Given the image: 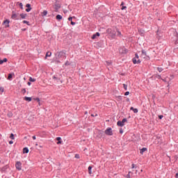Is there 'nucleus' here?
Here are the masks:
<instances>
[{"mask_svg":"<svg viewBox=\"0 0 178 178\" xmlns=\"http://www.w3.org/2000/svg\"><path fill=\"white\" fill-rule=\"evenodd\" d=\"M16 6H19L21 9H23V3H22L17 2Z\"/></svg>","mask_w":178,"mask_h":178,"instance_id":"obj_18","label":"nucleus"},{"mask_svg":"<svg viewBox=\"0 0 178 178\" xmlns=\"http://www.w3.org/2000/svg\"><path fill=\"white\" fill-rule=\"evenodd\" d=\"M159 119H163V115H159Z\"/></svg>","mask_w":178,"mask_h":178,"instance_id":"obj_43","label":"nucleus"},{"mask_svg":"<svg viewBox=\"0 0 178 178\" xmlns=\"http://www.w3.org/2000/svg\"><path fill=\"white\" fill-rule=\"evenodd\" d=\"M138 32L140 33L141 35H144V30L140 29Z\"/></svg>","mask_w":178,"mask_h":178,"instance_id":"obj_28","label":"nucleus"},{"mask_svg":"<svg viewBox=\"0 0 178 178\" xmlns=\"http://www.w3.org/2000/svg\"><path fill=\"white\" fill-rule=\"evenodd\" d=\"M106 64L108 65V66L111 65V62H106Z\"/></svg>","mask_w":178,"mask_h":178,"instance_id":"obj_47","label":"nucleus"},{"mask_svg":"<svg viewBox=\"0 0 178 178\" xmlns=\"http://www.w3.org/2000/svg\"><path fill=\"white\" fill-rule=\"evenodd\" d=\"M92 169V167H91V166L88 167L89 175H91L92 173V172L91 171Z\"/></svg>","mask_w":178,"mask_h":178,"instance_id":"obj_24","label":"nucleus"},{"mask_svg":"<svg viewBox=\"0 0 178 178\" xmlns=\"http://www.w3.org/2000/svg\"><path fill=\"white\" fill-rule=\"evenodd\" d=\"M117 33H118L117 35H118V37H122V32H120V31H118V30L117 29Z\"/></svg>","mask_w":178,"mask_h":178,"instance_id":"obj_23","label":"nucleus"},{"mask_svg":"<svg viewBox=\"0 0 178 178\" xmlns=\"http://www.w3.org/2000/svg\"><path fill=\"white\" fill-rule=\"evenodd\" d=\"M56 140H57V141H58V142H57V144H62V141H60V140H62V138L60 137H57Z\"/></svg>","mask_w":178,"mask_h":178,"instance_id":"obj_20","label":"nucleus"},{"mask_svg":"<svg viewBox=\"0 0 178 178\" xmlns=\"http://www.w3.org/2000/svg\"><path fill=\"white\" fill-rule=\"evenodd\" d=\"M127 7L124 6H122V10H124V9H127Z\"/></svg>","mask_w":178,"mask_h":178,"instance_id":"obj_36","label":"nucleus"},{"mask_svg":"<svg viewBox=\"0 0 178 178\" xmlns=\"http://www.w3.org/2000/svg\"><path fill=\"white\" fill-rule=\"evenodd\" d=\"M71 24L72 26H74V24H76V22H73V21H71Z\"/></svg>","mask_w":178,"mask_h":178,"instance_id":"obj_42","label":"nucleus"},{"mask_svg":"<svg viewBox=\"0 0 178 178\" xmlns=\"http://www.w3.org/2000/svg\"><path fill=\"white\" fill-rule=\"evenodd\" d=\"M9 23H10L9 19H6V20L3 22V24H5L6 27H9Z\"/></svg>","mask_w":178,"mask_h":178,"instance_id":"obj_14","label":"nucleus"},{"mask_svg":"<svg viewBox=\"0 0 178 178\" xmlns=\"http://www.w3.org/2000/svg\"><path fill=\"white\" fill-rule=\"evenodd\" d=\"M23 91H24V92H26V89H24Z\"/></svg>","mask_w":178,"mask_h":178,"instance_id":"obj_54","label":"nucleus"},{"mask_svg":"<svg viewBox=\"0 0 178 178\" xmlns=\"http://www.w3.org/2000/svg\"><path fill=\"white\" fill-rule=\"evenodd\" d=\"M91 116L94 117V114H92Z\"/></svg>","mask_w":178,"mask_h":178,"instance_id":"obj_56","label":"nucleus"},{"mask_svg":"<svg viewBox=\"0 0 178 178\" xmlns=\"http://www.w3.org/2000/svg\"><path fill=\"white\" fill-rule=\"evenodd\" d=\"M29 81H33V82H34V81H35V79H34L30 77V78H29Z\"/></svg>","mask_w":178,"mask_h":178,"instance_id":"obj_33","label":"nucleus"},{"mask_svg":"<svg viewBox=\"0 0 178 178\" xmlns=\"http://www.w3.org/2000/svg\"><path fill=\"white\" fill-rule=\"evenodd\" d=\"M73 17H70L68 18L69 22H72V20H73Z\"/></svg>","mask_w":178,"mask_h":178,"instance_id":"obj_35","label":"nucleus"},{"mask_svg":"<svg viewBox=\"0 0 178 178\" xmlns=\"http://www.w3.org/2000/svg\"><path fill=\"white\" fill-rule=\"evenodd\" d=\"M123 5H124V2H122L121 6H123Z\"/></svg>","mask_w":178,"mask_h":178,"instance_id":"obj_53","label":"nucleus"},{"mask_svg":"<svg viewBox=\"0 0 178 178\" xmlns=\"http://www.w3.org/2000/svg\"><path fill=\"white\" fill-rule=\"evenodd\" d=\"M10 138H11V140H15V134H11L10 136Z\"/></svg>","mask_w":178,"mask_h":178,"instance_id":"obj_25","label":"nucleus"},{"mask_svg":"<svg viewBox=\"0 0 178 178\" xmlns=\"http://www.w3.org/2000/svg\"><path fill=\"white\" fill-rule=\"evenodd\" d=\"M126 178H131V177H130V172H129V174L126 176Z\"/></svg>","mask_w":178,"mask_h":178,"instance_id":"obj_39","label":"nucleus"},{"mask_svg":"<svg viewBox=\"0 0 178 178\" xmlns=\"http://www.w3.org/2000/svg\"><path fill=\"white\" fill-rule=\"evenodd\" d=\"M28 86H31V82H28Z\"/></svg>","mask_w":178,"mask_h":178,"instance_id":"obj_51","label":"nucleus"},{"mask_svg":"<svg viewBox=\"0 0 178 178\" xmlns=\"http://www.w3.org/2000/svg\"><path fill=\"white\" fill-rule=\"evenodd\" d=\"M55 56H56V60H55L56 63H60V60H59V59L62 58H66V56H65V52L63 51L57 52Z\"/></svg>","mask_w":178,"mask_h":178,"instance_id":"obj_1","label":"nucleus"},{"mask_svg":"<svg viewBox=\"0 0 178 178\" xmlns=\"http://www.w3.org/2000/svg\"><path fill=\"white\" fill-rule=\"evenodd\" d=\"M23 154H29V148L24 147L23 149Z\"/></svg>","mask_w":178,"mask_h":178,"instance_id":"obj_19","label":"nucleus"},{"mask_svg":"<svg viewBox=\"0 0 178 178\" xmlns=\"http://www.w3.org/2000/svg\"><path fill=\"white\" fill-rule=\"evenodd\" d=\"M157 70L159 72V73L163 72V69L162 67H157Z\"/></svg>","mask_w":178,"mask_h":178,"instance_id":"obj_27","label":"nucleus"},{"mask_svg":"<svg viewBox=\"0 0 178 178\" xmlns=\"http://www.w3.org/2000/svg\"><path fill=\"white\" fill-rule=\"evenodd\" d=\"M15 168L17 170H22V163L20 161H17L15 164Z\"/></svg>","mask_w":178,"mask_h":178,"instance_id":"obj_8","label":"nucleus"},{"mask_svg":"<svg viewBox=\"0 0 178 178\" xmlns=\"http://www.w3.org/2000/svg\"><path fill=\"white\" fill-rule=\"evenodd\" d=\"M129 94H130V92H126L124 93V95L127 96V95H129Z\"/></svg>","mask_w":178,"mask_h":178,"instance_id":"obj_40","label":"nucleus"},{"mask_svg":"<svg viewBox=\"0 0 178 178\" xmlns=\"http://www.w3.org/2000/svg\"><path fill=\"white\" fill-rule=\"evenodd\" d=\"M21 91H23V89H21Z\"/></svg>","mask_w":178,"mask_h":178,"instance_id":"obj_57","label":"nucleus"},{"mask_svg":"<svg viewBox=\"0 0 178 178\" xmlns=\"http://www.w3.org/2000/svg\"><path fill=\"white\" fill-rule=\"evenodd\" d=\"M23 23L27 24V26H30V22H29V21H23Z\"/></svg>","mask_w":178,"mask_h":178,"instance_id":"obj_30","label":"nucleus"},{"mask_svg":"<svg viewBox=\"0 0 178 178\" xmlns=\"http://www.w3.org/2000/svg\"><path fill=\"white\" fill-rule=\"evenodd\" d=\"M8 62V58H5L3 60H0V65H2L3 63H5Z\"/></svg>","mask_w":178,"mask_h":178,"instance_id":"obj_15","label":"nucleus"},{"mask_svg":"<svg viewBox=\"0 0 178 178\" xmlns=\"http://www.w3.org/2000/svg\"><path fill=\"white\" fill-rule=\"evenodd\" d=\"M105 134H106V136H113V132L112 131V128H107L105 130Z\"/></svg>","mask_w":178,"mask_h":178,"instance_id":"obj_6","label":"nucleus"},{"mask_svg":"<svg viewBox=\"0 0 178 178\" xmlns=\"http://www.w3.org/2000/svg\"><path fill=\"white\" fill-rule=\"evenodd\" d=\"M1 91V92H3V88H0V92Z\"/></svg>","mask_w":178,"mask_h":178,"instance_id":"obj_45","label":"nucleus"},{"mask_svg":"<svg viewBox=\"0 0 178 178\" xmlns=\"http://www.w3.org/2000/svg\"><path fill=\"white\" fill-rule=\"evenodd\" d=\"M145 151H147V148L143 147L140 150V154H141V155H143V154H144V152H145Z\"/></svg>","mask_w":178,"mask_h":178,"instance_id":"obj_17","label":"nucleus"},{"mask_svg":"<svg viewBox=\"0 0 178 178\" xmlns=\"http://www.w3.org/2000/svg\"><path fill=\"white\" fill-rule=\"evenodd\" d=\"M123 87H124V89L125 90V91H127V85L124 83Z\"/></svg>","mask_w":178,"mask_h":178,"instance_id":"obj_32","label":"nucleus"},{"mask_svg":"<svg viewBox=\"0 0 178 178\" xmlns=\"http://www.w3.org/2000/svg\"><path fill=\"white\" fill-rule=\"evenodd\" d=\"M62 15H56V19L57 20H62Z\"/></svg>","mask_w":178,"mask_h":178,"instance_id":"obj_21","label":"nucleus"},{"mask_svg":"<svg viewBox=\"0 0 178 178\" xmlns=\"http://www.w3.org/2000/svg\"><path fill=\"white\" fill-rule=\"evenodd\" d=\"M132 62L134 65L137 63H141V60H139L138 54H135V58L132 59Z\"/></svg>","mask_w":178,"mask_h":178,"instance_id":"obj_4","label":"nucleus"},{"mask_svg":"<svg viewBox=\"0 0 178 178\" xmlns=\"http://www.w3.org/2000/svg\"><path fill=\"white\" fill-rule=\"evenodd\" d=\"M126 122H127V118H124L122 121H118L117 122V124L120 127H123V126H124V123H126Z\"/></svg>","mask_w":178,"mask_h":178,"instance_id":"obj_5","label":"nucleus"},{"mask_svg":"<svg viewBox=\"0 0 178 178\" xmlns=\"http://www.w3.org/2000/svg\"><path fill=\"white\" fill-rule=\"evenodd\" d=\"M119 53L121 54L122 55H124L127 54V49H126V48L124 47H120L119 49Z\"/></svg>","mask_w":178,"mask_h":178,"instance_id":"obj_7","label":"nucleus"},{"mask_svg":"<svg viewBox=\"0 0 178 178\" xmlns=\"http://www.w3.org/2000/svg\"><path fill=\"white\" fill-rule=\"evenodd\" d=\"M9 144H13V140H10L9 141Z\"/></svg>","mask_w":178,"mask_h":178,"instance_id":"obj_49","label":"nucleus"},{"mask_svg":"<svg viewBox=\"0 0 178 178\" xmlns=\"http://www.w3.org/2000/svg\"><path fill=\"white\" fill-rule=\"evenodd\" d=\"M157 79H161V75H157Z\"/></svg>","mask_w":178,"mask_h":178,"instance_id":"obj_50","label":"nucleus"},{"mask_svg":"<svg viewBox=\"0 0 178 178\" xmlns=\"http://www.w3.org/2000/svg\"><path fill=\"white\" fill-rule=\"evenodd\" d=\"M106 33H107V34H110V36L111 37V38H116V33H115V31H113V30H112L111 29H108L106 30Z\"/></svg>","mask_w":178,"mask_h":178,"instance_id":"obj_3","label":"nucleus"},{"mask_svg":"<svg viewBox=\"0 0 178 178\" xmlns=\"http://www.w3.org/2000/svg\"><path fill=\"white\" fill-rule=\"evenodd\" d=\"M120 134H123V129H120Z\"/></svg>","mask_w":178,"mask_h":178,"instance_id":"obj_41","label":"nucleus"},{"mask_svg":"<svg viewBox=\"0 0 178 178\" xmlns=\"http://www.w3.org/2000/svg\"><path fill=\"white\" fill-rule=\"evenodd\" d=\"M11 18L15 20H22L23 19V13L19 14V13H15V11H13Z\"/></svg>","mask_w":178,"mask_h":178,"instance_id":"obj_2","label":"nucleus"},{"mask_svg":"<svg viewBox=\"0 0 178 178\" xmlns=\"http://www.w3.org/2000/svg\"><path fill=\"white\" fill-rule=\"evenodd\" d=\"M74 158H76V159H80V155L78 154H76L74 156Z\"/></svg>","mask_w":178,"mask_h":178,"instance_id":"obj_31","label":"nucleus"},{"mask_svg":"<svg viewBox=\"0 0 178 178\" xmlns=\"http://www.w3.org/2000/svg\"><path fill=\"white\" fill-rule=\"evenodd\" d=\"M5 170H6V167H3L1 168V172H5Z\"/></svg>","mask_w":178,"mask_h":178,"instance_id":"obj_34","label":"nucleus"},{"mask_svg":"<svg viewBox=\"0 0 178 178\" xmlns=\"http://www.w3.org/2000/svg\"><path fill=\"white\" fill-rule=\"evenodd\" d=\"M8 118H12V113H8Z\"/></svg>","mask_w":178,"mask_h":178,"instance_id":"obj_37","label":"nucleus"},{"mask_svg":"<svg viewBox=\"0 0 178 178\" xmlns=\"http://www.w3.org/2000/svg\"><path fill=\"white\" fill-rule=\"evenodd\" d=\"M175 177L178 178V172L176 174Z\"/></svg>","mask_w":178,"mask_h":178,"instance_id":"obj_52","label":"nucleus"},{"mask_svg":"<svg viewBox=\"0 0 178 178\" xmlns=\"http://www.w3.org/2000/svg\"><path fill=\"white\" fill-rule=\"evenodd\" d=\"M64 13H66V11H64Z\"/></svg>","mask_w":178,"mask_h":178,"instance_id":"obj_58","label":"nucleus"},{"mask_svg":"<svg viewBox=\"0 0 178 178\" xmlns=\"http://www.w3.org/2000/svg\"><path fill=\"white\" fill-rule=\"evenodd\" d=\"M34 99H35V101H37L38 102H40V98L37 97V98H35Z\"/></svg>","mask_w":178,"mask_h":178,"instance_id":"obj_38","label":"nucleus"},{"mask_svg":"<svg viewBox=\"0 0 178 178\" xmlns=\"http://www.w3.org/2000/svg\"><path fill=\"white\" fill-rule=\"evenodd\" d=\"M119 98H120V99H122V97L120 96Z\"/></svg>","mask_w":178,"mask_h":178,"instance_id":"obj_55","label":"nucleus"},{"mask_svg":"<svg viewBox=\"0 0 178 178\" xmlns=\"http://www.w3.org/2000/svg\"><path fill=\"white\" fill-rule=\"evenodd\" d=\"M32 138H33V140H36V137H35V136H33V137H32Z\"/></svg>","mask_w":178,"mask_h":178,"instance_id":"obj_46","label":"nucleus"},{"mask_svg":"<svg viewBox=\"0 0 178 178\" xmlns=\"http://www.w3.org/2000/svg\"><path fill=\"white\" fill-rule=\"evenodd\" d=\"M134 168H136V165L132 164V169H134Z\"/></svg>","mask_w":178,"mask_h":178,"instance_id":"obj_48","label":"nucleus"},{"mask_svg":"<svg viewBox=\"0 0 178 178\" xmlns=\"http://www.w3.org/2000/svg\"><path fill=\"white\" fill-rule=\"evenodd\" d=\"M53 79H54V80H58V78H56V76H53Z\"/></svg>","mask_w":178,"mask_h":178,"instance_id":"obj_44","label":"nucleus"},{"mask_svg":"<svg viewBox=\"0 0 178 178\" xmlns=\"http://www.w3.org/2000/svg\"><path fill=\"white\" fill-rule=\"evenodd\" d=\"M100 34L99 33H96L95 34H94L93 35H92L91 38L92 40H95L97 39V37H99Z\"/></svg>","mask_w":178,"mask_h":178,"instance_id":"obj_10","label":"nucleus"},{"mask_svg":"<svg viewBox=\"0 0 178 178\" xmlns=\"http://www.w3.org/2000/svg\"><path fill=\"white\" fill-rule=\"evenodd\" d=\"M24 101H26V102H31L33 100L32 97H24Z\"/></svg>","mask_w":178,"mask_h":178,"instance_id":"obj_11","label":"nucleus"},{"mask_svg":"<svg viewBox=\"0 0 178 178\" xmlns=\"http://www.w3.org/2000/svg\"><path fill=\"white\" fill-rule=\"evenodd\" d=\"M26 8L25 9L26 12H30L31 10V5H30L29 3H27L26 5Z\"/></svg>","mask_w":178,"mask_h":178,"instance_id":"obj_9","label":"nucleus"},{"mask_svg":"<svg viewBox=\"0 0 178 178\" xmlns=\"http://www.w3.org/2000/svg\"><path fill=\"white\" fill-rule=\"evenodd\" d=\"M142 56H144V58L147 56V58L149 59V56H147V51H145V50H142Z\"/></svg>","mask_w":178,"mask_h":178,"instance_id":"obj_13","label":"nucleus"},{"mask_svg":"<svg viewBox=\"0 0 178 178\" xmlns=\"http://www.w3.org/2000/svg\"><path fill=\"white\" fill-rule=\"evenodd\" d=\"M70 62H69V61L67 60V61L65 63L64 66H70Z\"/></svg>","mask_w":178,"mask_h":178,"instance_id":"obj_26","label":"nucleus"},{"mask_svg":"<svg viewBox=\"0 0 178 178\" xmlns=\"http://www.w3.org/2000/svg\"><path fill=\"white\" fill-rule=\"evenodd\" d=\"M42 15L43 16H47V15H48V12L47 10H44Z\"/></svg>","mask_w":178,"mask_h":178,"instance_id":"obj_29","label":"nucleus"},{"mask_svg":"<svg viewBox=\"0 0 178 178\" xmlns=\"http://www.w3.org/2000/svg\"><path fill=\"white\" fill-rule=\"evenodd\" d=\"M130 111H133V112H134V113H138V109H137V108H134L133 107H131V108H130Z\"/></svg>","mask_w":178,"mask_h":178,"instance_id":"obj_16","label":"nucleus"},{"mask_svg":"<svg viewBox=\"0 0 178 178\" xmlns=\"http://www.w3.org/2000/svg\"><path fill=\"white\" fill-rule=\"evenodd\" d=\"M13 76H15V74L14 73H10L8 74V80H12V79H13Z\"/></svg>","mask_w":178,"mask_h":178,"instance_id":"obj_12","label":"nucleus"},{"mask_svg":"<svg viewBox=\"0 0 178 178\" xmlns=\"http://www.w3.org/2000/svg\"><path fill=\"white\" fill-rule=\"evenodd\" d=\"M51 55H52V53L51 51H48L46 54V58H48V57L51 56Z\"/></svg>","mask_w":178,"mask_h":178,"instance_id":"obj_22","label":"nucleus"}]
</instances>
